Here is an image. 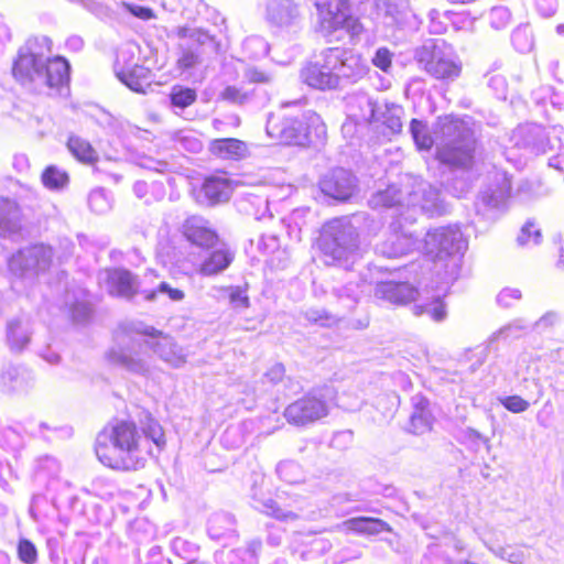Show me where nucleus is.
I'll use <instances>...</instances> for the list:
<instances>
[{"label":"nucleus","instance_id":"nucleus-1","mask_svg":"<svg viewBox=\"0 0 564 564\" xmlns=\"http://www.w3.org/2000/svg\"><path fill=\"white\" fill-rule=\"evenodd\" d=\"M166 445L164 431L158 421L149 419L140 429L132 421H118L105 427L96 438L95 452L99 462L116 470L132 471L145 466L153 455Z\"/></svg>","mask_w":564,"mask_h":564},{"label":"nucleus","instance_id":"nucleus-2","mask_svg":"<svg viewBox=\"0 0 564 564\" xmlns=\"http://www.w3.org/2000/svg\"><path fill=\"white\" fill-rule=\"evenodd\" d=\"M116 339L117 346L108 352L109 361L134 375L145 377L151 372V361L143 348L152 349L160 359L172 367L178 368L186 362L183 349L170 336L150 326H122Z\"/></svg>","mask_w":564,"mask_h":564},{"label":"nucleus","instance_id":"nucleus-3","mask_svg":"<svg viewBox=\"0 0 564 564\" xmlns=\"http://www.w3.org/2000/svg\"><path fill=\"white\" fill-rule=\"evenodd\" d=\"M474 126L470 118L446 116L438 119L433 138L423 121L412 119L410 132L419 150H430L435 144L437 159L443 164L455 170L469 171L477 149Z\"/></svg>","mask_w":564,"mask_h":564},{"label":"nucleus","instance_id":"nucleus-4","mask_svg":"<svg viewBox=\"0 0 564 564\" xmlns=\"http://www.w3.org/2000/svg\"><path fill=\"white\" fill-rule=\"evenodd\" d=\"M51 52L52 42L48 37L28 40L19 50L12 74L22 86L39 94L66 96L70 66L63 57L51 58Z\"/></svg>","mask_w":564,"mask_h":564},{"label":"nucleus","instance_id":"nucleus-5","mask_svg":"<svg viewBox=\"0 0 564 564\" xmlns=\"http://www.w3.org/2000/svg\"><path fill=\"white\" fill-rule=\"evenodd\" d=\"M562 126L544 128L535 123H525L517 127L510 137L512 148L523 150L528 154L539 155L547 151L558 150L557 154L549 160V165L564 173V147Z\"/></svg>","mask_w":564,"mask_h":564},{"label":"nucleus","instance_id":"nucleus-6","mask_svg":"<svg viewBox=\"0 0 564 564\" xmlns=\"http://www.w3.org/2000/svg\"><path fill=\"white\" fill-rule=\"evenodd\" d=\"M467 246V240L458 226L431 229L423 240L424 253L434 262H446V274L452 280L458 274L459 262Z\"/></svg>","mask_w":564,"mask_h":564},{"label":"nucleus","instance_id":"nucleus-7","mask_svg":"<svg viewBox=\"0 0 564 564\" xmlns=\"http://www.w3.org/2000/svg\"><path fill=\"white\" fill-rule=\"evenodd\" d=\"M311 1L316 10L318 30L324 36L340 40L338 33H345L354 39L362 33L364 26L359 19L337 0Z\"/></svg>","mask_w":564,"mask_h":564},{"label":"nucleus","instance_id":"nucleus-8","mask_svg":"<svg viewBox=\"0 0 564 564\" xmlns=\"http://www.w3.org/2000/svg\"><path fill=\"white\" fill-rule=\"evenodd\" d=\"M420 68L442 82H454L462 73V63L444 41H430L415 51Z\"/></svg>","mask_w":564,"mask_h":564},{"label":"nucleus","instance_id":"nucleus-9","mask_svg":"<svg viewBox=\"0 0 564 564\" xmlns=\"http://www.w3.org/2000/svg\"><path fill=\"white\" fill-rule=\"evenodd\" d=\"M334 401L332 388L316 389L289 404L283 414L290 424L305 426L327 416Z\"/></svg>","mask_w":564,"mask_h":564},{"label":"nucleus","instance_id":"nucleus-10","mask_svg":"<svg viewBox=\"0 0 564 564\" xmlns=\"http://www.w3.org/2000/svg\"><path fill=\"white\" fill-rule=\"evenodd\" d=\"M319 245L323 253L333 261L348 260L357 251L358 234L349 221L334 219L324 227Z\"/></svg>","mask_w":564,"mask_h":564},{"label":"nucleus","instance_id":"nucleus-11","mask_svg":"<svg viewBox=\"0 0 564 564\" xmlns=\"http://www.w3.org/2000/svg\"><path fill=\"white\" fill-rule=\"evenodd\" d=\"M419 212L441 215L445 213V206L437 187L432 186L420 177L406 176V213L405 221H413Z\"/></svg>","mask_w":564,"mask_h":564},{"label":"nucleus","instance_id":"nucleus-12","mask_svg":"<svg viewBox=\"0 0 564 564\" xmlns=\"http://www.w3.org/2000/svg\"><path fill=\"white\" fill-rule=\"evenodd\" d=\"M511 182L506 172L497 171L490 183L482 189L475 203L477 214L488 219H495L497 213L505 208L510 197Z\"/></svg>","mask_w":564,"mask_h":564},{"label":"nucleus","instance_id":"nucleus-13","mask_svg":"<svg viewBox=\"0 0 564 564\" xmlns=\"http://www.w3.org/2000/svg\"><path fill=\"white\" fill-rule=\"evenodd\" d=\"M133 57L130 48H121L115 63V74L132 91L145 94L151 86L152 74L148 67L134 63Z\"/></svg>","mask_w":564,"mask_h":564},{"label":"nucleus","instance_id":"nucleus-14","mask_svg":"<svg viewBox=\"0 0 564 564\" xmlns=\"http://www.w3.org/2000/svg\"><path fill=\"white\" fill-rule=\"evenodd\" d=\"M53 260V250L45 245H34L14 253L8 262L9 270L18 276L45 271Z\"/></svg>","mask_w":564,"mask_h":564},{"label":"nucleus","instance_id":"nucleus-15","mask_svg":"<svg viewBox=\"0 0 564 564\" xmlns=\"http://www.w3.org/2000/svg\"><path fill=\"white\" fill-rule=\"evenodd\" d=\"M337 57L329 53V48L322 52L319 57L307 64L301 70V78L308 86L326 90L339 88L338 75L336 74Z\"/></svg>","mask_w":564,"mask_h":564},{"label":"nucleus","instance_id":"nucleus-16","mask_svg":"<svg viewBox=\"0 0 564 564\" xmlns=\"http://www.w3.org/2000/svg\"><path fill=\"white\" fill-rule=\"evenodd\" d=\"M267 134L274 141L285 144L305 145L308 126L300 118H283L270 115L265 126Z\"/></svg>","mask_w":564,"mask_h":564},{"label":"nucleus","instance_id":"nucleus-17","mask_svg":"<svg viewBox=\"0 0 564 564\" xmlns=\"http://www.w3.org/2000/svg\"><path fill=\"white\" fill-rule=\"evenodd\" d=\"M329 53L337 57L336 74L339 88L348 83H356L368 72V65L360 54L343 47H329Z\"/></svg>","mask_w":564,"mask_h":564},{"label":"nucleus","instance_id":"nucleus-18","mask_svg":"<svg viewBox=\"0 0 564 564\" xmlns=\"http://www.w3.org/2000/svg\"><path fill=\"white\" fill-rule=\"evenodd\" d=\"M319 188L325 196L345 202L355 194L357 178L345 169H334L321 178Z\"/></svg>","mask_w":564,"mask_h":564},{"label":"nucleus","instance_id":"nucleus-19","mask_svg":"<svg viewBox=\"0 0 564 564\" xmlns=\"http://www.w3.org/2000/svg\"><path fill=\"white\" fill-rule=\"evenodd\" d=\"M99 282L112 296L131 299L139 292L135 275L126 269H107L99 273Z\"/></svg>","mask_w":564,"mask_h":564},{"label":"nucleus","instance_id":"nucleus-20","mask_svg":"<svg viewBox=\"0 0 564 564\" xmlns=\"http://www.w3.org/2000/svg\"><path fill=\"white\" fill-rule=\"evenodd\" d=\"M263 8L265 20L279 28L294 25L301 17L295 0H263Z\"/></svg>","mask_w":564,"mask_h":564},{"label":"nucleus","instance_id":"nucleus-21","mask_svg":"<svg viewBox=\"0 0 564 564\" xmlns=\"http://www.w3.org/2000/svg\"><path fill=\"white\" fill-rule=\"evenodd\" d=\"M183 235L193 245L212 248L218 240L210 223L200 216H191L183 224Z\"/></svg>","mask_w":564,"mask_h":564},{"label":"nucleus","instance_id":"nucleus-22","mask_svg":"<svg viewBox=\"0 0 564 564\" xmlns=\"http://www.w3.org/2000/svg\"><path fill=\"white\" fill-rule=\"evenodd\" d=\"M419 291L406 282L383 281L377 283L375 296L393 305H405L416 299Z\"/></svg>","mask_w":564,"mask_h":564},{"label":"nucleus","instance_id":"nucleus-23","mask_svg":"<svg viewBox=\"0 0 564 564\" xmlns=\"http://www.w3.org/2000/svg\"><path fill=\"white\" fill-rule=\"evenodd\" d=\"M380 109L381 106L365 93L354 94L347 99L348 117L358 123H368L373 122V120H379L378 112Z\"/></svg>","mask_w":564,"mask_h":564},{"label":"nucleus","instance_id":"nucleus-24","mask_svg":"<svg viewBox=\"0 0 564 564\" xmlns=\"http://www.w3.org/2000/svg\"><path fill=\"white\" fill-rule=\"evenodd\" d=\"M377 9L388 26L402 28L413 17L408 0H377Z\"/></svg>","mask_w":564,"mask_h":564},{"label":"nucleus","instance_id":"nucleus-25","mask_svg":"<svg viewBox=\"0 0 564 564\" xmlns=\"http://www.w3.org/2000/svg\"><path fill=\"white\" fill-rule=\"evenodd\" d=\"M262 543L260 540H251L246 546L224 549L215 554L217 564H258V556Z\"/></svg>","mask_w":564,"mask_h":564},{"label":"nucleus","instance_id":"nucleus-26","mask_svg":"<svg viewBox=\"0 0 564 564\" xmlns=\"http://www.w3.org/2000/svg\"><path fill=\"white\" fill-rule=\"evenodd\" d=\"M413 411L410 415L409 431L422 435L432 430L434 417L429 410V401L421 394L412 398Z\"/></svg>","mask_w":564,"mask_h":564},{"label":"nucleus","instance_id":"nucleus-27","mask_svg":"<svg viewBox=\"0 0 564 564\" xmlns=\"http://www.w3.org/2000/svg\"><path fill=\"white\" fill-rule=\"evenodd\" d=\"M232 193V183L225 176H210L205 180L202 186V194L208 205H216L226 202Z\"/></svg>","mask_w":564,"mask_h":564},{"label":"nucleus","instance_id":"nucleus-28","mask_svg":"<svg viewBox=\"0 0 564 564\" xmlns=\"http://www.w3.org/2000/svg\"><path fill=\"white\" fill-rule=\"evenodd\" d=\"M32 328L30 319L17 317L11 319L7 326V341L12 351H22L30 343Z\"/></svg>","mask_w":564,"mask_h":564},{"label":"nucleus","instance_id":"nucleus-29","mask_svg":"<svg viewBox=\"0 0 564 564\" xmlns=\"http://www.w3.org/2000/svg\"><path fill=\"white\" fill-rule=\"evenodd\" d=\"M420 241L411 234H393L387 241L377 246V251L387 258H398L416 248Z\"/></svg>","mask_w":564,"mask_h":564},{"label":"nucleus","instance_id":"nucleus-30","mask_svg":"<svg viewBox=\"0 0 564 564\" xmlns=\"http://www.w3.org/2000/svg\"><path fill=\"white\" fill-rule=\"evenodd\" d=\"M370 204L373 207H399L402 209L400 217L404 219L403 216H406L403 212L404 208L406 209V182L402 188L391 185L387 189L378 192L371 197Z\"/></svg>","mask_w":564,"mask_h":564},{"label":"nucleus","instance_id":"nucleus-31","mask_svg":"<svg viewBox=\"0 0 564 564\" xmlns=\"http://www.w3.org/2000/svg\"><path fill=\"white\" fill-rule=\"evenodd\" d=\"M210 151L223 160H241L248 154V145L238 139H216L210 143Z\"/></svg>","mask_w":564,"mask_h":564},{"label":"nucleus","instance_id":"nucleus-32","mask_svg":"<svg viewBox=\"0 0 564 564\" xmlns=\"http://www.w3.org/2000/svg\"><path fill=\"white\" fill-rule=\"evenodd\" d=\"M234 258V252L228 248L216 249L202 262L198 272L205 276L221 273L231 264Z\"/></svg>","mask_w":564,"mask_h":564},{"label":"nucleus","instance_id":"nucleus-33","mask_svg":"<svg viewBox=\"0 0 564 564\" xmlns=\"http://www.w3.org/2000/svg\"><path fill=\"white\" fill-rule=\"evenodd\" d=\"M341 527L346 531L369 535L379 534L384 531H391L390 525L383 520L368 517H357L348 519L341 523Z\"/></svg>","mask_w":564,"mask_h":564},{"label":"nucleus","instance_id":"nucleus-34","mask_svg":"<svg viewBox=\"0 0 564 564\" xmlns=\"http://www.w3.org/2000/svg\"><path fill=\"white\" fill-rule=\"evenodd\" d=\"M207 532L213 540L236 536V520L230 513L216 512L208 520Z\"/></svg>","mask_w":564,"mask_h":564},{"label":"nucleus","instance_id":"nucleus-35","mask_svg":"<svg viewBox=\"0 0 564 564\" xmlns=\"http://www.w3.org/2000/svg\"><path fill=\"white\" fill-rule=\"evenodd\" d=\"M20 208L9 198H0V235L15 232L20 228Z\"/></svg>","mask_w":564,"mask_h":564},{"label":"nucleus","instance_id":"nucleus-36","mask_svg":"<svg viewBox=\"0 0 564 564\" xmlns=\"http://www.w3.org/2000/svg\"><path fill=\"white\" fill-rule=\"evenodd\" d=\"M532 98L536 105L545 106L550 102L553 108L561 109L564 106V83L541 86L532 93Z\"/></svg>","mask_w":564,"mask_h":564},{"label":"nucleus","instance_id":"nucleus-37","mask_svg":"<svg viewBox=\"0 0 564 564\" xmlns=\"http://www.w3.org/2000/svg\"><path fill=\"white\" fill-rule=\"evenodd\" d=\"M402 113L403 109L400 106L384 104L378 112L379 120H373V122H381L391 134H395L402 130Z\"/></svg>","mask_w":564,"mask_h":564},{"label":"nucleus","instance_id":"nucleus-38","mask_svg":"<svg viewBox=\"0 0 564 564\" xmlns=\"http://www.w3.org/2000/svg\"><path fill=\"white\" fill-rule=\"evenodd\" d=\"M28 378L29 375L25 370L10 365L2 371L0 381L8 390L18 391L26 388Z\"/></svg>","mask_w":564,"mask_h":564},{"label":"nucleus","instance_id":"nucleus-39","mask_svg":"<svg viewBox=\"0 0 564 564\" xmlns=\"http://www.w3.org/2000/svg\"><path fill=\"white\" fill-rule=\"evenodd\" d=\"M254 508L260 510L263 513L274 517L281 521H294L299 519V514L293 511H286L280 508L274 500L271 498L268 499H258L253 496Z\"/></svg>","mask_w":564,"mask_h":564},{"label":"nucleus","instance_id":"nucleus-40","mask_svg":"<svg viewBox=\"0 0 564 564\" xmlns=\"http://www.w3.org/2000/svg\"><path fill=\"white\" fill-rule=\"evenodd\" d=\"M68 150L79 161L94 163L97 160V152L87 140L79 137H70L67 142Z\"/></svg>","mask_w":564,"mask_h":564},{"label":"nucleus","instance_id":"nucleus-41","mask_svg":"<svg viewBox=\"0 0 564 564\" xmlns=\"http://www.w3.org/2000/svg\"><path fill=\"white\" fill-rule=\"evenodd\" d=\"M169 98L173 108L184 110L196 101L197 93L193 88L174 85L171 88Z\"/></svg>","mask_w":564,"mask_h":564},{"label":"nucleus","instance_id":"nucleus-42","mask_svg":"<svg viewBox=\"0 0 564 564\" xmlns=\"http://www.w3.org/2000/svg\"><path fill=\"white\" fill-rule=\"evenodd\" d=\"M412 311L415 316L426 314L434 322H443L447 316L446 306L438 297L425 304H415Z\"/></svg>","mask_w":564,"mask_h":564},{"label":"nucleus","instance_id":"nucleus-43","mask_svg":"<svg viewBox=\"0 0 564 564\" xmlns=\"http://www.w3.org/2000/svg\"><path fill=\"white\" fill-rule=\"evenodd\" d=\"M42 183L48 189L59 191L68 184V175L56 166H47L42 173Z\"/></svg>","mask_w":564,"mask_h":564},{"label":"nucleus","instance_id":"nucleus-44","mask_svg":"<svg viewBox=\"0 0 564 564\" xmlns=\"http://www.w3.org/2000/svg\"><path fill=\"white\" fill-rule=\"evenodd\" d=\"M279 477L288 484H299L304 479L301 466L293 460L281 462L276 466Z\"/></svg>","mask_w":564,"mask_h":564},{"label":"nucleus","instance_id":"nucleus-45","mask_svg":"<svg viewBox=\"0 0 564 564\" xmlns=\"http://www.w3.org/2000/svg\"><path fill=\"white\" fill-rule=\"evenodd\" d=\"M89 208L96 214H106L112 207V199L104 188H95L88 196Z\"/></svg>","mask_w":564,"mask_h":564},{"label":"nucleus","instance_id":"nucleus-46","mask_svg":"<svg viewBox=\"0 0 564 564\" xmlns=\"http://www.w3.org/2000/svg\"><path fill=\"white\" fill-rule=\"evenodd\" d=\"M511 41L517 51L520 53L530 52L533 47L532 31L529 25L518 26L511 35Z\"/></svg>","mask_w":564,"mask_h":564},{"label":"nucleus","instance_id":"nucleus-47","mask_svg":"<svg viewBox=\"0 0 564 564\" xmlns=\"http://www.w3.org/2000/svg\"><path fill=\"white\" fill-rule=\"evenodd\" d=\"M147 301H154L159 294L166 295L173 302H181L185 297L184 291L173 288L167 282H161L155 290L142 291Z\"/></svg>","mask_w":564,"mask_h":564},{"label":"nucleus","instance_id":"nucleus-48","mask_svg":"<svg viewBox=\"0 0 564 564\" xmlns=\"http://www.w3.org/2000/svg\"><path fill=\"white\" fill-rule=\"evenodd\" d=\"M541 231L533 221H527L518 235L520 246H536L541 241Z\"/></svg>","mask_w":564,"mask_h":564},{"label":"nucleus","instance_id":"nucleus-49","mask_svg":"<svg viewBox=\"0 0 564 564\" xmlns=\"http://www.w3.org/2000/svg\"><path fill=\"white\" fill-rule=\"evenodd\" d=\"M485 545L488 550L495 554L497 557L501 560H506L512 564H522L524 561V553L519 549H513L511 546H498L494 547L485 542Z\"/></svg>","mask_w":564,"mask_h":564},{"label":"nucleus","instance_id":"nucleus-50","mask_svg":"<svg viewBox=\"0 0 564 564\" xmlns=\"http://www.w3.org/2000/svg\"><path fill=\"white\" fill-rule=\"evenodd\" d=\"M200 63V52L194 47H181V53L177 58V67L181 70H188L194 68Z\"/></svg>","mask_w":564,"mask_h":564},{"label":"nucleus","instance_id":"nucleus-51","mask_svg":"<svg viewBox=\"0 0 564 564\" xmlns=\"http://www.w3.org/2000/svg\"><path fill=\"white\" fill-rule=\"evenodd\" d=\"M511 20L510 11L505 7L492 8L489 13V22L492 29L502 30L507 28Z\"/></svg>","mask_w":564,"mask_h":564},{"label":"nucleus","instance_id":"nucleus-52","mask_svg":"<svg viewBox=\"0 0 564 564\" xmlns=\"http://www.w3.org/2000/svg\"><path fill=\"white\" fill-rule=\"evenodd\" d=\"M175 141L178 142L185 150L197 153L202 150L203 144L192 131L182 130L175 134Z\"/></svg>","mask_w":564,"mask_h":564},{"label":"nucleus","instance_id":"nucleus-53","mask_svg":"<svg viewBox=\"0 0 564 564\" xmlns=\"http://www.w3.org/2000/svg\"><path fill=\"white\" fill-rule=\"evenodd\" d=\"M220 99L234 105H243L250 99L249 93L236 86H227L220 93Z\"/></svg>","mask_w":564,"mask_h":564},{"label":"nucleus","instance_id":"nucleus-54","mask_svg":"<svg viewBox=\"0 0 564 564\" xmlns=\"http://www.w3.org/2000/svg\"><path fill=\"white\" fill-rule=\"evenodd\" d=\"M19 558L25 564H34L37 558V552L32 542L29 540H21L18 545Z\"/></svg>","mask_w":564,"mask_h":564},{"label":"nucleus","instance_id":"nucleus-55","mask_svg":"<svg viewBox=\"0 0 564 564\" xmlns=\"http://www.w3.org/2000/svg\"><path fill=\"white\" fill-rule=\"evenodd\" d=\"M372 64L382 72L389 73L392 66V53L386 47L378 48L372 57Z\"/></svg>","mask_w":564,"mask_h":564},{"label":"nucleus","instance_id":"nucleus-56","mask_svg":"<svg viewBox=\"0 0 564 564\" xmlns=\"http://www.w3.org/2000/svg\"><path fill=\"white\" fill-rule=\"evenodd\" d=\"M72 318L76 323H85L91 315V308L85 301H76L69 307Z\"/></svg>","mask_w":564,"mask_h":564},{"label":"nucleus","instance_id":"nucleus-57","mask_svg":"<svg viewBox=\"0 0 564 564\" xmlns=\"http://www.w3.org/2000/svg\"><path fill=\"white\" fill-rule=\"evenodd\" d=\"M229 301L234 308H247L249 306V297L246 290L240 286H230L227 289Z\"/></svg>","mask_w":564,"mask_h":564},{"label":"nucleus","instance_id":"nucleus-58","mask_svg":"<svg viewBox=\"0 0 564 564\" xmlns=\"http://www.w3.org/2000/svg\"><path fill=\"white\" fill-rule=\"evenodd\" d=\"M501 404L512 413H522L527 411L530 403L519 395H510L500 399Z\"/></svg>","mask_w":564,"mask_h":564},{"label":"nucleus","instance_id":"nucleus-59","mask_svg":"<svg viewBox=\"0 0 564 564\" xmlns=\"http://www.w3.org/2000/svg\"><path fill=\"white\" fill-rule=\"evenodd\" d=\"M521 291L518 289L506 288L497 296V303L502 307H510L514 302L521 299Z\"/></svg>","mask_w":564,"mask_h":564},{"label":"nucleus","instance_id":"nucleus-60","mask_svg":"<svg viewBox=\"0 0 564 564\" xmlns=\"http://www.w3.org/2000/svg\"><path fill=\"white\" fill-rule=\"evenodd\" d=\"M305 318L314 324H319L322 326L329 325L334 322V317L328 315L324 310L318 308H308L304 313Z\"/></svg>","mask_w":564,"mask_h":564},{"label":"nucleus","instance_id":"nucleus-61","mask_svg":"<svg viewBox=\"0 0 564 564\" xmlns=\"http://www.w3.org/2000/svg\"><path fill=\"white\" fill-rule=\"evenodd\" d=\"M538 12L544 17L550 18L557 11V0H534Z\"/></svg>","mask_w":564,"mask_h":564},{"label":"nucleus","instance_id":"nucleus-62","mask_svg":"<svg viewBox=\"0 0 564 564\" xmlns=\"http://www.w3.org/2000/svg\"><path fill=\"white\" fill-rule=\"evenodd\" d=\"M243 77L250 83H269L271 77L265 72L258 69L257 67H247L243 73Z\"/></svg>","mask_w":564,"mask_h":564},{"label":"nucleus","instance_id":"nucleus-63","mask_svg":"<svg viewBox=\"0 0 564 564\" xmlns=\"http://www.w3.org/2000/svg\"><path fill=\"white\" fill-rule=\"evenodd\" d=\"M122 7L128 12H130L131 14H133L134 17H137L141 20H150V19L154 18L153 11L150 8L131 4V3H127V2H122Z\"/></svg>","mask_w":564,"mask_h":564},{"label":"nucleus","instance_id":"nucleus-64","mask_svg":"<svg viewBox=\"0 0 564 564\" xmlns=\"http://www.w3.org/2000/svg\"><path fill=\"white\" fill-rule=\"evenodd\" d=\"M188 36L192 41H194L197 44V46H206V45H209L212 47L215 46L214 37L203 30H193L188 34ZM196 48L198 50V47H196Z\"/></svg>","mask_w":564,"mask_h":564}]
</instances>
